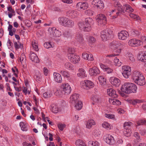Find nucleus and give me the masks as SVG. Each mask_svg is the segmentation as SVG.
I'll return each mask as SVG.
<instances>
[{
	"mask_svg": "<svg viewBox=\"0 0 146 146\" xmlns=\"http://www.w3.org/2000/svg\"><path fill=\"white\" fill-rule=\"evenodd\" d=\"M113 32L110 30H104L101 32V37L103 40L105 41L107 40L108 38L110 37Z\"/></svg>",
	"mask_w": 146,
	"mask_h": 146,
	"instance_id": "5",
	"label": "nucleus"
},
{
	"mask_svg": "<svg viewBox=\"0 0 146 146\" xmlns=\"http://www.w3.org/2000/svg\"><path fill=\"white\" fill-rule=\"evenodd\" d=\"M87 60L89 61H93L94 60V58L93 55L92 54H89L88 56V57Z\"/></svg>",
	"mask_w": 146,
	"mask_h": 146,
	"instance_id": "63",
	"label": "nucleus"
},
{
	"mask_svg": "<svg viewBox=\"0 0 146 146\" xmlns=\"http://www.w3.org/2000/svg\"><path fill=\"white\" fill-rule=\"evenodd\" d=\"M146 123V121L145 120H140L137 122V123L138 125H143V124H145Z\"/></svg>",
	"mask_w": 146,
	"mask_h": 146,
	"instance_id": "58",
	"label": "nucleus"
},
{
	"mask_svg": "<svg viewBox=\"0 0 146 146\" xmlns=\"http://www.w3.org/2000/svg\"><path fill=\"white\" fill-rule=\"evenodd\" d=\"M89 146H100V144L97 141H90L88 143Z\"/></svg>",
	"mask_w": 146,
	"mask_h": 146,
	"instance_id": "34",
	"label": "nucleus"
},
{
	"mask_svg": "<svg viewBox=\"0 0 146 146\" xmlns=\"http://www.w3.org/2000/svg\"><path fill=\"white\" fill-rule=\"evenodd\" d=\"M85 13L89 16L92 15L93 14V12L92 11L90 10H87L85 12Z\"/></svg>",
	"mask_w": 146,
	"mask_h": 146,
	"instance_id": "57",
	"label": "nucleus"
},
{
	"mask_svg": "<svg viewBox=\"0 0 146 146\" xmlns=\"http://www.w3.org/2000/svg\"><path fill=\"white\" fill-rule=\"evenodd\" d=\"M67 14L72 18H75L77 16V12L74 10H70L67 12Z\"/></svg>",
	"mask_w": 146,
	"mask_h": 146,
	"instance_id": "26",
	"label": "nucleus"
},
{
	"mask_svg": "<svg viewBox=\"0 0 146 146\" xmlns=\"http://www.w3.org/2000/svg\"><path fill=\"white\" fill-rule=\"evenodd\" d=\"M52 30H54V32L53 31L52 33L54 36L55 37H59L61 35L60 31L57 30L54 27L52 29Z\"/></svg>",
	"mask_w": 146,
	"mask_h": 146,
	"instance_id": "27",
	"label": "nucleus"
},
{
	"mask_svg": "<svg viewBox=\"0 0 146 146\" xmlns=\"http://www.w3.org/2000/svg\"><path fill=\"white\" fill-rule=\"evenodd\" d=\"M139 60L142 62H146V51L144 52L142 56Z\"/></svg>",
	"mask_w": 146,
	"mask_h": 146,
	"instance_id": "50",
	"label": "nucleus"
},
{
	"mask_svg": "<svg viewBox=\"0 0 146 146\" xmlns=\"http://www.w3.org/2000/svg\"><path fill=\"white\" fill-rule=\"evenodd\" d=\"M132 124V122L130 121L125 122L123 124V127L125 129H126V131H124V134L127 137H129L130 136L131 133L130 130L127 129L128 126H130Z\"/></svg>",
	"mask_w": 146,
	"mask_h": 146,
	"instance_id": "7",
	"label": "nucleus"
},
{
	"mask_svg": "<svg viewBox=\"0 0 146 146\" xmlns=\"http://www.w3.org/2000/svg\"><path fill=\"white\" fill-rule=\"evenodd\" d=\"M15 48L16 49H17L19 48H22L23 45L22 44H20L19 45L17 44V42H15L14 44Z\"/></svg>",
	"mask_w": 146,
	"mask_h": 146,
	"instance_id": "52",
	"label": "nucleus"
},
{
	"mask_svg": "<svg viewBox=\"0 0 146 146\" xmlns=\"http://www.w3.org/2000/svg\"><path fill=\"white\" fill-rule=\"evenodd\" d=\"M131 71L129 72H123L122 73L123 76L126 78H127L129 76L131 75Z\"/></svg>",
	"mask_w": 146,
	"mask_h": 146,
	"instance_id": "47",
	"label": "nucleus"
},
{
	"mask_svg": "<svg viewBox=\"0 0 146 146\" xmlns=\"http://www.w3.org/2000/svg\"><path fill=\"white\" fill-rule=\"evenodd\" d=\"M89 72L90 74L93 76H96L100 73L99 69L96 67L90 68L89 70Z\"/></svg>",
	"mask_w": 146,
	"mask_h": 146,
	"instance_id": "14",
	"label": "nucleus"
},
{
	"mask_svg": "<svg viewBox=\"0 0 146 146\" xmlns=\"http://www.w3.org/2000/svg\"><path fill=\"white\" fill-rule=\"evenodd\" d=\"M55 94L57 96H61L62 95L61 91L59 88H56V91L55 92Z\"/></svg>",
	"mask_w": 146,
	"mask_h": 146,
	"instance_id": "51",
	"label": "nucleus"
},
{
	"mask_svg": "<svg viewBox=\"0 0 146 146\" xmlns=\"http://www.w3.org/2000/svg\"><path fill=\"white\" fill-rule=\"evenodd\" d=\"M141 42L139 40L135 38L131 39L128 42L129 46H137L141 45Z\"/></svg>",
	"mask_w": 146,
	"mask_h": 146,
	"instance_id": "9",
	"label": "nucleus"
},
{
	"mask_svg": "<svg viewBox=\"0 0 146 146\" xmlns=\"http://www.w3.org/2000/svg\"><path fill=\"white\" fill-rule=\"evenodd\" d=\"M52 108L51 109V110L52 112L54 113H57L59 110L58 107L56 105H52Z\"/></svg>",
	"mask_w": 146,
	"mask_h": 146,
	"instance_id": "40",
	"label": "nucleus"
},
{
	"mask_svg": "<svg viewBox=\"0 0 146 146\" xmlns=\"http://www.w3.org/2000/svg\"><path fill=\"white\" fill-rule=\"evenodd\" d=\"M96 124V122L93 119H90L87 121L86 124V127L87 128L90 129L93 125H95Z\"/></svg>",
	"mask_w": 146,
	"mask_h": 146,
	"instance_id": "20",
	"label": "nucleus"
},
{
	"mask_svg": "<svg viewBox=\"0 0 146 146\" xmlns=\"http://www.w3.org/2000/svg\"><path fill=\"white\" fill-rule=\"evenodd\" d=\"M75 144L76 146H86L85 142L79 139L76 141Z\"/></svg>",
	"mask_w": 146,
	"mask_h": 146,
	"instance_id": "29",
	"label": "nucleus"
},
{
	"mask_svg": "<svg viewBox=\"0 0 146 146\" xmlns=\"http://www.w3.org/2000/svg\"><path fill=\"white\" fill-rule=\"evenodd\" d=\"M78 25L81 30L83 29L84 31H87V30H86L87 27L86 26V25L84 22H79L78 24Z\"/></svg>",
	"mask_w": 146,
	"mask_h": 146,
	"instance_id": "30",
	"label": "nucleus"
},
{
	"mask_svg": "<svg viewBox=\"0 0 146 146\" xmlns=\"http://www.w3.org/2000/svg\"><path fill=\"white\" fill-rule=\"evenodd\" d=\"M108 94L113 98H115L117 97V95L116 94V92L115 90L112 88L107 89Z\"/></svg>",
	"mask_w": 146,
	"mask_h": 146,
	"instance_id": "15",
	"label": "nucleus"
},
{
	"mask_svg": "<svg viewBox=\"0 0 146 146\" xmlns=\"http://www.w3.org/2000/svg\"><path fill=\"white\" fill-rule=\"evenodd\" d=\"M110 82L112 85L115 87H118L121 83L120 81L118 78L113 77L110 78Z\"/></svg>",
	"mask_w": 146,
	"mask_h": 146,
	"instance_id": "13",
	"label": "nucleus"
},
{
	"mask_svg": "<svg viewBox=\"0 0 146 146\" xmlns=\"http://www.w3.org/2000/svg\"><path fill=\"white\" fill-rule=\"evenodd\" d=\"M44 46L47 49H48L53 46L51 44L50 42H46L44 44Z\"/></svg>",
	"mask_w": 146,
	"mask_h": 146,
	"instance_id": "46",
	"label": "nucleus"
},
{
	"mask_svg": "<svg viewBox=\"0 0 146 146\" xmlns=\"http://www.w3.org/2000/svg\"><path fill=\"white\" fill-rule=\"evenodd\" d=\"M106 143L110 145H113L114 143L115 140L113 137L110 135H108L106 139Z\"/></svg>",
	"mask_w": 146,
	"mask_h": 146,
	"instance_id": "19",
	"label": "nucleus"
},
{
	"mask_svg": "<svg viewBox=\"0 0 146 146\" xmlns=\"http://www.w3.org/2000/svg\"><path fill=\"white\" fill-rule=\"evenodd\" d=\"M68 18L64 17H60L58 19L60 23L64 26H65Z\"/></svg>",
	"mask_w": 146,
	"mask_h": 146,
	"instance_id": "25",
	"label": "nucleus"
},
{
	"mask_svg": "<svg viewBox=\"0 0 146 146\" xmlns=\"http://www.w3.org/2000/svg\"><path fill=\"white\" fill-rule=\"evenodd\" d=\"M20 126L21 128V129L23 131H26L27 128L26 125L25 124L24 122H21L20 123Z\"/></svg>",
	"mask_w": 146,
	"mask_h": 146,
	"instance_id": "45",
	"label": "nucleus"
},
{
	"mask_svg": "<svg viewBox=\"0 0 146 146\" xmlns=\"http://www.w3.org/2000/svg\"><path fill=\"white\" fill-rule=\"evenodd\" d=\"M54 80L58 83L62 82V78L61 75L58 73L54 72L53 74Z\"/></svg>",
	"mask_w": 146,
	"mask_h": 146,
	"instance_id": "17",
	"label": "nucleus"
},
{
	"mask_svg": "<svg viewBox=\"0 0 146 146\" xmlns=\"http://www.w3.org/2000/svg\"><path fill=\"white\" fill-rule=\"evenodd\" d=\"M11 70L15 76L16 77H18V74L19 73V71L17 68L16 67H14V68H12Z\"/></svg>",
	"mask_w": 146,
	"mask_h": 146,
	"instance_id": "43",
	"label": "nucleus"
},
{
	"mask_svg": "<svg viewBox=\"0 0 146 146\" xmlns=\"http://www.w3.org/2000/svg\"><path fill=\"white\" fill-rule=\"evenodd\" d=\"M111 47L112 49H115L121 47V44L117 41H113L111 43Z\"/></svg>",
	"mask_w": 146,
	"mask_h": 146,
	"instance_id": "18",
	"label": "nucleus"
},
{
	"mask_svg": "<svg viewBox=\"0 0 146 146\" xmlns=\"http://www.w3.org/2000/svg\"><path fill=\"white\" fill-rule=\"evenodd\" d=\"M121 47L115 48V49H113V52L116 56L118 55L121 53Z\"/></svg>",
	"mask_w": 146,
	"mask_h": 146,
	"instance_id": "37",
	"label": "nucleus"
},
{
	"mask_svg": "<svg viewBox=\"0 0 146 146\" xmlns=\"http://www.w3.org/2000/svg\"><path fill=\"white\" fill-rule=\"evenodd\" d=\"M98 80L100 84L102 86L106 84V79L102 76L99 77Z\"/></svg>",
	"mask_w": 146,
	"mask_h": 146,
	"instance_id": "28",
	"label": "nucleus"
},
{
	"mask_svg": "<svg viewBox=\"0 0 146 146\" xmlns=\"http://www.w3.org/2000/svg\"><path fill=\"white\" fill-rule=\"evenodd\" d=\"M96 20L99 25H105L107 23L106 17L105 15L102 14L98 15Z\"/></svg>",
	"mask_w": 146,
	"mask_h": 146,
	"instance_id": "6",
	"label": "nucleus"
},
{
	"mask_svg": "<svg viewBox=\"0 0 146 146\" xmlns=\"http://www.w3.org/2000/svg\"><path fill=\"white\" fill-rule=\"evenodd\" d=\"M30 58L32 61L38 63L39 62V60L37 56L33 52H30Z\"/></svg>",
	"mask_w": 146,
	"mask_h": 146,
	"instance_id": "16",
	"label": "nucleus"
},
{
	"mask_svg": "<svg viewBox=\"0 0 146 146\" xmlns=\"http://www.w3.org/2000/svg\"><path fill=\"white\" fill-rule=\"evenodd\" d=\"M118 36L119 39L123 40L127 38L129 36V34L127 31H122L118 33Z\"/></svg>",
	"mask_w": 146,
	"mask_h": 146,
	"instance_id": "12",
	"label": "nucleus"
},
{
	"mask_svg": "<svg viewBox=\"0 0 146 146\" xmlns=\"http://www.w3.org/2000/svg\"><path fill=\"white\" fill-rule=\"evenodd\" d=\"M79 73L77 74V75L78 77L81 78H84L87 76L86 74V72L85 70L82 68H80L78 70Z\"/></svg>",
	"mask_w": 146,
	"mask_h": 146,
	"instance_id": "21",
	"label": "nucleus"
},
{
	"mask_svg": "<svg viewBox=\"0 0 146 146\" xmlns=\"http://www.w3.org/2000/svg\"><path fill=\"white\" fill-rule=\"evenodd\" d=\"M25 59V56L24 54H22L20 56V61L21 63Z\"/></svg>",
	"mask_w": 146,
	"mask_h": 146,
	"instance_id": "64",
	"label": "nucleus"
},
{
	"mask_svg": "<svg viewBox=\"0 0 146 146\" xmlns=\"http://www.w3.org/2000/svg\"><path fill=\"white\" fill-rule=\"evenodd\" d=\"M85 23L87 28L86 30L87 32L90 31L91 29V25L93 23V21L92 19L90 17L86 18L85 19Z\"/></svg>",
	"mask_w": 146,
	"mask_h": 146,
	"instance_id": "8",
	"label": "nucleus"
},
{
	"mask_svg": "<svg viewBox=\"0 0 146 146\" xmlns=\"http://www.w3.org/2000/svg\"><path fill=\"white\" fill-rule=\"evenodd\" d=\"M65 67L67 69H68L69 70H72L73 68V65L70 62H67L65 65Z\"/></svg>",
	"mask_w": 146,
	"mask_h": 146,
	"instance_id": "49",
	"label": "nucleus"
},
{
	"mask_svg": "<svg viewBox=\"0 0 146 146\" xmlns=\"http://www.w3.org/2000/svg\"><path fill=\"white\" fill-rule=\"evenodd\" d=\"M88 7V5L87 3H82V6L81 10H84L86 9Z\"/></svg>",
	"mask_w": 146,
	"mask_h": 146,
	"instance_id": "53",
	"label": "nucleus"
},
{
	"mask_svg": "<svg viewBox=\"0 0 146 146\" xmlns=\"http://www.w3.org/2000/svg\"><path fill=\"white\" fill-rule=\"evenodd\" d=\"M32 44L34 49L36 51H38V48L37 43L35 41H33L32 42Z\"/></svg>",
	"mask_w": 146,
	"mask_h": 146,
	"instance_id": "36",
	"label": "nucleus"
},
{
	"mask_svg": "<svg viewBox=\"0 0 146 146\" xmlns=\"http://www.w3.org/2000/svg\"><path fill=\"white\" fill-rule=\"evenodd\" d=\"M77 39L80 43H82L83 40V35L82 34H77Z\"/></svg>",
	"mask_w": 146,
	"mask_h": 146,
	"instance_id": "42",
	"label": "nucleus"
},
{
	"mask_svg": "<svg viewBox=\"0 0 146 146\" xmlns=\"http://www.w3.org/2000/svg\"><path fill=\"white\" fill-rule=\"evenodd\" d=\"M68 58L70 61L74 64L78 63L80 60L79 56L74 54H71L68 55Z\"/></svg>",
	"mask_w": 146,
	"mask_h": 146,
	"instance_id": "10",
	"label": "nucleus"
},
{
	"mask_svg": "<svg viewBox=\"0 0 146 146\" xmlns=\"http://www.w3.org/2000/svg\"><path fill=\"white\" fill-rule=\"evenodd\" d=\"M137 87L134 84L125 83L122 85L121 88V92L126 94H129L137 92Z\"/></svg>",
	"mask_w": 146,
	"mask_h": 146,
	"instance_id": "2",
	"label": "nucleus"
},
{
	"mask_svg": "<svg viewBox=\"0 0 146 146\" xmlns=\"http://www.w3.org/2000/svg\"><path fill=\"white\" fill-rule=\"evenodd\" d=\"M131 79L135 83L140 86H143L146 83L144 76L138 71L135 70L133 72Z\"/></svg>",
	"mask_w": 146,
	"mask_h": 146,
	"instance_id": "1",
	"label": "nucleus"
},
{
	"mask_svg": "<svg viewBox=\"0 0 146 146\" xmlns=\"http://www.w3.org/2000/svg\"><path fill=\"white\" fill-rule=\"evenodd\" d=\"M75 51L74 48H69L68 49V56L70 55L71 54H74Z\"/></svg>",
	"mask_w": 146,
	"mask_h": 146,
	"instance_id": "60",
	"label": "nucleus"
},
{
	"mask_svg": "<svg viewBox=\"0 0 146 146\" xmlns=\"http://www.w3.org/2000/svg\"><path fill=\"white\" fill-rule=\"evenodd\" d=\"M114 62L115 64L118 66H120L122 64L121 62L117 57L115 58Z\"/></svg>",
	"mask_w": 146,
	"mask_h": 146,
	"instance_id": "38",
	"label": "nucleus"
},
{
	"mask_svg": "<svg viewBox=\"0 0 146 146\" xmlns=\"http://www.w3.org/2000/svg\"><path fill=\"white\" fill-rule=\"evenodd\" d=\"M129 16L131 18L136 19V20L139 21L140 20L139 17L136 15L130 13L129 14Z\"/></svg>",
	"mask_w": 146,
	"mask_h": 146,
	"instance_id": "44",
	"label": "nucleus"
},
{
	"mask_svg": "<svg viewBox=\"0 0 146 146\" xmlns=\"http://www.w3.org/2000/svg\"><path fill=\"white\" fill-rule=\"evenodd\" d=\"M92 100L93 101L92 103V104L93 105L99 103L101 101V99L98 96H94L92 98Z\"/></svg>",
	"mask_w": 146,
	"mask_h": 146,
	"instance_id": "24",
	"label": "nucleus"
},
{
	"mask_svg": "<svg viewBox=\"0 0 146 146\" xmlns=\"http://www.w3.org/2000/svg\"><path fill=\"white\" fill-rule=\"evenodd\" d=\"M62 92L65 95H68L71 92L72 89L69 84L67 83L62 84L61 85Z\"/></svg>",
	"mask_w": 146,
	"mask_h": 146,
	"instance_id": "4",
	"label": "nucleus"
},
{
	"mask_svg": "<svg viewBox=\"0 0 146 146\" xmlns=\"http://www.w3.org/2000/svg\"><path fill=\"white\" fill-rule=\"evenodd\" d=\"M129 101V102L133 105H135L137 103L141 102V100L136 99L131 100Z\"/></svg>",
	"mask_w": 146,
	"mask_h": 146,
	"instance_id": "39",
	"label": "nucleus"
},
{
	"mask_svg": "<svg viewBox=\"0 0 146 146\" xmlns=\"http://www.w3.org/2000/svg\"><path fill=\"white\" fill-rule=\"evenodd\" d=\"M92 4L97 8L103 9L104 7V3L101 0H94L92 2Z\"/></svg>",
	"mask_w": 146,
	"mask_h": 146,
	"instance_id": "11",
	"label": "nucleus"
},
{
	"mask_svg": "<svg viewBox=\"0 0 146 146\" xmlns=\"http://www.w3.org/2000/svg\"><path fill=\"white\" fill-rule=\"evenodd\" d=\"M123 140L121 139H118L115 145L116 146H120L122 145L123 143Z\"/></svg>",
	"mask_w": 146,
	"mask_h": 146,
	"instance_id": "55",
	"label": "nucleus"
},
{
	"mask_svg": "<svg viewBox=\"0 0 146 146\" xmlns=\"http://www.w3.org/2000/svg\"><path fill=\"white\" fill-rule=\"evenodd\" d=\"M74 25V22L72 20L68 18L65 27H72Z\"/></svg>",
	"mask_w": 146,
	"mask_h": 146,
	"instance_id": "31",
	"label": "nucleus"
},
{
	"mask_svg": "<svg viewBox=\"0 0 146 146\" xmlns=\"http://www.w3.org/2000/svg\"><path fill=\"white\" fill-rule=\"evenodd\" d=\"M58 127L59 129L61 131H62L64 128L65 127V125L63 124H59L58 125Z\"/></svg>",
	"mask_w": 146,
	"mask_h": 146,
	"instance_id": "56",
	"label": "nucleus"
},
{
	"mask_svg": "<svg viewBox=\"0 0 146 146\" xmlns=\"http://www.w3.org/2000/svg\"><path fill=\"white\" fill-rule=\"evenodd\" d=\"M76 104L75 106V107L77 110H80L82 108V103L81 101L77 102L76 103Z\"/></svg>",
	"mask_w": 146,
	"mask_h": 146,
	"instance_id": "35",
	"label": "nucleus"
},
{
	"mask_svg": "<svg viewBox=\"0 0 146 146\" xmlns=\"http://www.w3.org/2000/svg\"><path fill=\"white\" fill-rule=\"evenodd\" d=\"M128 56L129 60L132 62L135 61V59L134 58L133 55L132 54L129 53L128 55Z\"/></svg>",
	"mask_w": 146,
	"mask_h": 146,
	"instance_id": "54",
	"label": "nucleus"
},
{
	"mask_svg": "<svg viewBox=\"0 0 146 146\" xmlns=\"http://www.w3.org/2000/svg\"><path fill=\"white\" fill-rule=\"evenodd\" d=\"M89 41L91 43L94 42L96 41V39L93 36H90L89 39Z\"/></svg>",
	"mask_w": 146,
	"mask_h": 146,
	"instance_id": "62",
	"label": "nucleus"
},
{
	"mask_svg": "<svg viewBox=\"0 0 146 146\" xmlns=\"http://www.w3.org/2000/svg\"><path fill=\"white\" fill-rule=\"evenodd\" d=\"M79 97V95L78 94H74L72 95L70 97L71 101H74L75 103H76L77 102H78V99Z\"/></svg>",
	"mask_w": 146,
	"mask_h": 146,
	"instance_id": "23",
	"label": "nucleus"
},
{
	"mask_svg": "<svg viewBox=\"0 0 146 146\" xmlns=\"http://www.w3.org/2000/svg\"><path fill=\"white\" fill-rule=\"evenodd\" d=\"M62 74L64 77L68 78L70 76L69 73L66 71H63L62 72Z\"/></svg>",
	"mask_w": 146,
	"mask_h": 146,
	"instance_id": "59",
	"label": "nucleus"
},
{
	"mask_svg": "<svg viewBox=\"0 0 146 146\" xmlns=\"http://www.w3.org/2000/svg\"><path fill=\"white\" fill-rule=\"evenodd\" d=\"M105 116L106 117L109 119H112L115 118V115L113 114H106Z\"/></svg>",
	"mask_w": 146,
	"mask_h": 146,
	"instance_id": "61",
	"label": "nucleus"
},
{
	"mask_svg": "<svg viewBox=\"0 0 146 146\" xmlns=\"http://www.w3.org/2000/svg\"><path fill=\"white\" fill-rule=\"evenodd\" d=\"M7 10L8 11V15L9 17V18H11L12 17L13 14L15 15V11L13 9L11 6L8 7Z\"/></svg>",
	"mask_w": 146,
	"mask_h": 146,
	"instance_id": "22",
	"label": "nucleus"
},
{
	"mask_svg": "<svg viewBox=\"0 0 146 146\" xmlns=\"http://www.w3.org/2000/svg\"><path fill=\"white\" fill-rule=\"evenodd\" d=\"M124 8L125 9V11L126 12L129 13L132 12L133 11V9L131 6L128 5H125L124 6Z\"/></svg>",
	"mask_w": 146,
	"mask_h": 146,
	"instance_id": "33",
	"label": "nucleus"
},
{
	"mask_svg": "<svg viewBox=\"0 0 146 146\" xmlns=\"http://www.w3.org/2000/svg\"><path fill=\"white\" fill-rule=\"evenodd\" d=\"M80 85L82 88L86 90L92 88L94 86L93 83L88 80H85L84 81H82L80 83Z\"/></svg>",
	"mask_w": 146,
	"mask_h": 146,
	"instance_id": "3",
	"label": "nucleus"
},
{
	"mask_svg": "<svg viewBox=\"0 0 146 146\" xmlns=\"http://www.w3.org/2000/svg\"><path fill=\"white\" fill-rule=\"evenodd\" d=\"M123 72H129L131 71V67L128 66H124L122 67Z\"/></svg>",
	"mask_w": 146,
	"mask_h": 146,
	"instance_id": "41",
	"label": "nucleus"
},
{
	"mask_svg": "<svg viewBox=\"0 0 146 146\" xmlns=\"http://www.w3.org/2000/svg\"><path fill=\"white\" fill-rule=\"evenodd\" d=\"M102 127L107 129H111V127L110 125L108 123L105 122L104 123L102 124Z\"/></svg>",
	"mask_w": 146,
	"mask_h": 146,
	"instance_id": "48",
	"label": "nucleus"
},
{
	"mask_svg": "<svg viewBox=\"0 0 146 146\" xmlns=\"http://www.w3.org/2000/svg\"><path fill=\"white\" fill-rule=\"evenodd\" d=\"M117 10L118 11V12L116 13V14L117 16L120 15L121 14H123L125 12L124 10L122 8V6H118L117 7Z\"/></svg>",
	"mask_w": 146,
	"mask_h": 146,
	"instance_id": "32",
	"label": "nucleus"
}]
</instances>
